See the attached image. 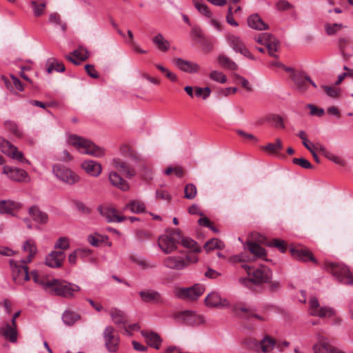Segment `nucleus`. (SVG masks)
I'll use <instances>...</instances> for the list:
<instances>
[{
	"mask_svg": "<svg viewBox=\"0 0 353 353\" xmlns=\"http://www.w3.org/2000/svg\"><path fill=\"white\" fill-rule=\"evenodd\" d=\"M110 315L113 323L119 328H123L125 332H128L127 328L128 318L123 311L114 308L110 311Z\"/></svg>",
	"mask_w": 353,
	"mask_h": 353,
	"instance_id": "6ab92c4d",
	"label": "nucleus"
},
{
	"mask_svg": "<svg viewBox=\"0 0 353 353\" xmlns=\"http://www.w3.org/2000/svg\"><path fill=\"white\" fill-rule=\"evenodd\" d=\"M300 139H302L303 141V145L308 150H311V148H315L314 145L312 143H310L307 139V135L305 134V132L303 130L300 131L297 134H296Z\"/></svg>",
	"mask_w": 353,
	"mask_h": 353,
	"instance_id": "774afa93",
	"label": "nucleus"
},
{
	"mask_svg": "<svg viewBox=\"0 0 353 353\" xmlns=\"http://www.w3.org/2000/svg\"><path fill=\"white\" fill-rule=\"evenodd\" d=\"M292 162L295 165H298L305 169H310L312 168L310 162L304 158H294Z\"/></svg>",
	"mask_w": 353,
	"mask_h": 353,
	"instance_id": "0e129e2a",
	"label": "nucleus"
},
{
	"mask_svg": "<svg viewBox=\"0 0 353 353\" xmlns=\"http://www.w3.org/2000/svg\"><path fill=\"white\" fill-rule=\"evenodd\" d=\"M28 213L32 219L37 223L45 224L48 221V214L40 210V209L36 205L30 207L28 210Z\"/></svg>",
	"mask_w": 353,
	"mask_h": 353,
	"instance_id": "7c9ffc66",
	"label": "nucleus"
},
{
	"mask_svg": "<svg viewBox=\"0 0 353 353\" xmlns=\"http://www.w3.org/2000/svg\"><path fill=\"white\" fill-rule=\"evenodd\" d=\"M181 239L179 229H168L158 239V245L165 254H170L177 249Z\"/></svg>",
	"mask_w": 353,
	"mask_h": 353,
	"instance_id": "7ed1b4c3",
	"label": "nucleus"
},
{
	"mask_svg": "<svg viewBox=\"0 0 353 353\" xmlns=\"http://www.w3.org/2000/svg\"><path fill=\"white\" fill-rule=\"evenodd\" d=\"M113 165L117 171L120 172L128 179H131L136 175L134 168L119 158H114L113 159Z\"/></svg>",
	"mask_w": 353,
	"mask_h": 353,
	"instance_id": "412c9836",
	"label": "nucleus"
},
{
	"mask_svg": "<svg viewBox=\"0 0 353 353\" xmlns=\"http://www.w3.org/2000/svg\"><path fill=\"white\" fill-rule=\"evenodd\" d=\"M68 143L82 154L92 155L95 157H101L104 155L103 148L82 137L75 134L70 135L68 138Z\"/></svg>",
	"mask_w": 353,
	"mask_h": 353,
	"instance_id": "f257e3e1",
	"label": "nucleus"
},
{
	"mask_svg": "<svg viewBox=\"0 0 353 353\" xmlns=\"http://www.w3.org/2000/svg\"><path fill=\"white\" fill-rule=\"evenodd\" d=\"M80 318L81 316L78 313L70 310H65L62 314V321L68 326L73 325Z\"/></svg>",
	"mask_w": 353,
	"mask_h": 353,
	"instance_id": "a19ab883",
	"label": "nucleus"
},
{
	"mask_svg": "<svg viewBox=\"0 0 353 353\" xmlns=\"http://www.w3.org/2000/svg\"><path fill=\"white\" fill-rule=\"evenodd\" d=\"M172 63L181 70L188 73L196 72L199 68L198 64L181 58H174Z\"/></svg>",
	"mask_w": 353,
	"mask_h": 353,
	"instance_id": "393cba45",
	"label": "nucleus"
},
{
	"mask_svg": "<svg viewBox=\"0 0 353 353\" xmlns=\"http://www.w3.org/2000/svg\"><path fill=\"white\" fill-rule=\"evenodd\" d=\"M97 210L108 223H121L127 219L125 216L119 215L117 209L110 205H100Z\"/></svg>",
	"mask_w": 353,
	"mask_h": 353,
	"instance_id": "4468645a",
	"label": "nucleus"
},
{
	"mask_svg": "<svg viewBox=\"0 0 353 353\" xmlns=\"http://www.w3.org/2000/svg\"><path fill=\"white\" fill-rule=\"evenodd\" d=\"M4 124L6 129H8L10 132H12L15 137H22L23 132L21 130L19 129L16 123L12 121H6Z\"/></svg>",
	"mask_w": 353,
	"mask_h": 353,
	"instance_id": "3c124183",
	"label": "nucleus"
},
{
	"mask_svg": "<svg viewBox=\"0 0 353 353\" xmlns=\"http://www.w3.org/2000/svg\"><path fill=\"white\" fill-rule=\"evenodd\" d=\"M223 248V242L218 239H212L208 241L204 245V248L208 252L214 249L222 250Z\"/></svg>",
	"mask_w": 353,
	"mask_h": 353,
	"instance_id": "de8ad7c7",
	"label": "nucleus"
},
{
	"mask_svg": "<svg viewBox=\"0 0 353 353\" xmlns=\"http://www.w3.org/2000/svg\"><path fill=\"white\" fill-rule=\"evenodd\" d=\"M46 285L50 286L48 290L49 294L66 299L72 298L74 292L81 290V288L74 283L56 279L51 280V283H47Z\"/></svg>",
	"mask_w": 353,
	"mask_h": 353,
	"instance_id": "f03ea898",
	"label": "nucleus"
},
{
	"mask_svg": "<svg viewBox=\"0 0 353 353\" xmlns=\"http://www.w3.org/2000/svg\"><path fill=\"white\" fill-rule=\"evenodd\" d=\"M208 306L216 307H225L229 306V301L226 299H222L217 292L210 293L205 299Z\"/></svg>",
	"mask_w": 353,
	"mask_h": 353,
	"instance_id": "b1692460",
	"label": "nucleus"
},
{
	"mask_svg": "<svg viewBox=\"0 0 353 353\" xmlns=\"http://www.w3.org/2000/svg\"><path fill=\"white\" fill-rule=\"evenodd\" d=\"M310 314L312 316H319L320 318L331 316L334 311L332 308L328 307H320L319 301L316 298H312L310 300Z\"/></svg>",
	"mask_w": 353,
	"mask_h": 353,
	"instance_id": "dca6fc26",
	"label": "nucleus"
},
{
	"mask_svg": "<svg viewBox=\"0 0 353 353\" xmlns=\"http://www.w3.org/2000/svg\"><path fill=\"white\" fill-rule=\"evenodd\" d=\"M218 62L219 65L226 69L230 70H236L238 69L237 64L230 57L225 54H220L218 57Z\"/></svg>",
	"mask_w": 353,
	"mask_h": 353,
	"instance_id": "79ce46f5",
	"label": "nucleus"
},
{
	"mask_svg": "<svg viewBox=\"0 0 353 353\" xmlns=\"http://www.w3.org/2000/svg\"><path fill=\"white\" fill-rule=\"evenodd\" d=\"M52 172L59 180L68 185H73L79 181V176L75 172L60 163L52 166Z\"/></svg>",
	"mask_w": 353,
	"mask_h": 353,
	"instance_id": "0eeeda50",
	"label": "nucleus"
},
{
	"mask_svg": "<svg viewBox=\"0 0 353 353\" xmlns=\"http://www.w3.org/2000/svg\"><path fill=\"white\" fill-rule=\"evenodd\" d=\"M30 4L32 7L34 14L36 17H39L41 14H43L46 6V2L38 3L36 1H32Z\"/></svg>",
	"mask_w": 353,
	"mask_h": 353,
	"instance_id": "5fc2aeb1",
	"label": "nucleus"
},
{
	"mask_svg": "<svg viewBox=\"0 0 353 353\" xmlns=\"http://www.w3.org/2000/svg\"><path fill=\"white\" fill-rule=\"evenodd\" d=\"M245 249L248 250L252 254H253L254 259L263 258L266 256L265 249L258 243L252 241H248L246 246H245Z\"/></svg>",
	"mask_w": 353,
	"mask_h": 353,
	"instance_id": "c9c22d12",
	"label": "nucleus"
},
{
	"mask_svg": "<svg viewBox=\"0 0 353 353\" xmlns=\"http://www.w3.org/2000/svg\"><path fill=\"white\" fill-rule=\"evenodd\" d=\"M290 252L292 256L297 260L302 261H311L316 263V260L312 254L311 252L305 248L294 247L290 248Z\"/></svg>",
	"mask_w": 353,
	"mask_h": 353,
	"instance_id": "4be33fe9",
	"label": "nucleus"
},
{
	"mask_svg": "<svg viewBox=\"0 0 353 353\" xmlns=\"http://www.w3.org/2000/svg\"><path fill=\"white\" fill-rule=\"evenodd\" d=\"M198 261V256L194 254H187L185 257L181 256H169L163 259L165 267L171 270H181L186 268L190 263H195Z\"/></svg>",
	"mask_w": 353,
	"mask_h": 353,
	"instance_id": "39448f33",
	"label": "nucleus"
},
{
	"mask_svg": "<svg viewBox=\"0 0 353 353\" xmlns=\"http://www.w3.org/2000/svg\"><path fill=\"white\" fill-rule=\"evenodd\" d=\"M0 150L7 156L20 163L30 164V161L24 157L22 152L18 150L16 146L3 137H0Z\"/></svg>",
	"mask_w": 353,
	"mask_h": 353,
	"instance_id": "6e6552de",
	"label": "nucleus"
},
{
	"mask_svg": "<svg viewBox=\"0 0 353 353\" xmlns=\"http://www.w3.org/2000/svg\"><path fill=\"white\" fill-rule=\"evenodd\" d=\"M275 341L273 339L265 336L263 340L259 341V351L264 353L269 352L275 346Z\"/></svg>",
	"mask_w": 353,
	"mask_h": 353,
	"instance_id": "37998d69",
	"label": "nucleus"
},
{
	"mask_svg": "<svg viewBox=\"0 0 353 353\" xmlns=\"http://www.w3.org/2000/svg\"><path fill=\"white\" fill-rule=\"evenodd\" d=\"M179 243H181L184 248L190 250L191 252H189L188 254H194L196 255V253L201 251V247L195 241L187 236L184 237L181 234Z\"/></svg>",
	"mask_w": 353,
	"mask_h": 353,
	"instance_id": "e433bc0d",
	"label": "nucleus"
},
{
	"mask_svg": "<svg viewBox=\"0 0 353 353\" xmlns=\"http://www.w3.org/2000/svg\"><path fill=\"white\" fill-rule=\"evenodd\" d=\"M248 25L256 30H265L269 28L258 14H253L248 18Z\"/></svg>",
	"mask_w": 353,
	"mask_h": 353,
	"instance_id": "c756f323",
	"label": "nucleus"
},
{
	"mask_svg": "<svg viewBox=\"0 0 353 353\" xmlns=\"http://www.w3.org/2000/svg\"><path fill=\"white\" fill-rule=\"evenodd\" d=\"M142 336L145 339V341L148 345L159 349L161 343V339L158 334L154 332L141 331Z\"/></svg>",
	"mask_w": 353,
	"mask_h": 353,
	"instance_id": "2f4dec72",
	"label": "nucleus"
},
{
	"mask_svg": "<svg viewBox=\"0 0 353 353\" xmlns=\"http://www.w3.org/2000/svg\"><path fill=\"white\" fill-rule=\"evenodd\" d=\"M76 209L84 214H89L91 212V209L85 205L82 201H76L74 202Z\"/></svg>",
	"mask_w": 353,
	"mask_h": 353,
	"instance_id": "338daca9",
	"label": "nucleus"
},
{
	"mask_svg": "<svg viewBox=\"0 0 353 353\" xmlns=\"http://www.w3.org/2000/svg\"><path fill=\"white\" fill-rule=\"evenodd\" d=\"M227 41L229 46L236 52H240L243 48L245 47L243 41L241 40L240 37L234 34H228L226 36Z\"/></svg>",
	"mask_w": 353,
	"mask_h": 353,
	"instance_id": "473e14b6",
	"label": "nucleus"
},
{
	"mask_svg": "<svg viewBox=\"0 0 353 353\" xmlns=\"http://www.w3.org/2000/svg\"><path fill=\"white\" fill-rule=\"evenodd\" d=\"M70 246L69 241L66 237H60L57 239L54 248L61 249L63 250H65L68 249Z\"/></svg>",
	"mask_w": 353,
	"mask_h": 353,
	"instance_id": "680f3d73",
	"label": "nucleus"
},
{
	"mask_svg": "<svg viewBox=\"0 0 353 353\" xmlns=\"http://www.w3.org/2000/svg\"><path fill=\"white\" fill-rule=\"evenodd\" d=\"M343 23H326L324 25L325 32L327 35L332 36L336 34L338 32H339L342 28H345Z\"/></svg>",
	"mask_w": 353,
	"mask_h": 353,
	"instance_id": "a18cd8bd",
	"label": "nucleus"
},
{
	"mask_svg": "<svg viewBox=\"0 0 353 353\" xmlns=\"http://www.w3.org/2000/svg\"><path fill=\"white\" fill-rule=\"evenodd\" d=\"M65 258L63 251H52L46 258V264L52 268L61 267Z\"/></svg>",
	"mask_w": 353,
	"mask_h": 353,
	"instance_id": "a211bd4d",
	"label": "nucleus"
},
{
	"mask_svg": "<svg viewBox=\"0 0 353 353\" xmlns=\"http://www.w3.org/2000/svg\"><path fill=\"white\" fill-rule=\"evenodd\" d=\"M20 208L21 204L18 202L11 200L0 201V214H12L14 210H19Z\"/></svg>",
	"mask_w": 353,
	"mask_h": 353,
	"instance_id": "72a5a7b5",
	"label": "nucleus"
},
{
	"mask_svg": "<svg viewBox=\"0 0 353 353\" xmlns=\"http://www.w3.org/2000/svg\"><path fill=\"white\" fill-rule=\"evenodd\" d=\"M23 250L29 253L27 258L22 260L23 263H28L31 262L37 252V246L34 242L30 239L24 242L23 245Z\"/></svg>",
	"mask_w": 353,
	"mask_h": 353,
	"instance_id": "f704fd0d",
	"label": "nucleus"
},
{
	"mask_svg": "<svg viewBox=\"0 0 353 353\" xmlns=\"http://www.w3.org/2000/svg\"><path fill=\"white\" fill-rule=\"evenodd\" d=\"M81 168L92 176H98L101 172V164L92 160L84 161L81 163Z\"/></svg>",
	"mask_w": 353,
	"mask_h": 353,
	"instance_id": "cd10ccee",
	"label": "nucleus"
},
{
	"mask_svg": "<svg viewBox=\"0 0 353 353\" xmlns=\"http://www.w3.org/2000/svg\"><path fill=\"white\" fill-rule=\"evenodd\" d=\"M30 276L32 278L33 281L35 283L41 285L43 288L48 292L50 286H47V283H51V280L46 281V279L39 274L37 271H32L30 272Z\"/></svg>",
	"mask_w": 353,
	"mask_h": 353,
	"instance_id": "09e8293b",
	"label": "nucleus"
},
{
	"mask_svg": "<svg viewBox=\"0 0 353 353\" xmlns=\"http://www.w3.org/2000/svg\"><path fill=\"white\" fill-rule=\"evenodd\" d=\"M77 252H83L85 255H90L92 252L89 249H78L77 250L74 251L68 256V261L70 264H75L77 259Z\"/></svg>",
	"mask_w": 353,
	"mask_h": 353,
	"instance_id": "bf43d9fd",
	"label": "nucleus"
},
{
	"mask_svg": "<svg viewBox=\"0 0 353 353\" xmlns=\"http://www.w3.org/2000/svg\"><path fill=\"white\" fill-rule=\"evenodd\" d=\"M139 294L144 303L159 304L164 302L161 294L159 292L152 289L141 290L139 292Z\"/></svg>",
	"mask_w": 353,
	"mask_h": 353,
	"instance_id": "f3484780",
	"label": "nucleus"
},
{
	"mask_svg": "<svg viewBox=\"0 0 353 353\" xmlns=\"http://www.w3.org/2000/svg\"><path fill=\"white\" fill-rule=\"evenodd\" d=\"M244 343L248 348L256 352H259V341H257L254 339L249 338L245 341Z\"/></svg>",
	"mask_w": 353,
	"mask_h": 353,
	"instance_id": "69168bd1",
	"label": "nucleus"
},
{
	"mask_svg": "<svg viewBox=\"0 0 353 353\" xmlns=\"http://www.w3.org/2000/svg\"><path fill=\"white\" fill-rule=\"evenodd\" d=\"M109 181L111 184L116 188L123 190L127 191L129 190L130 186L126 181H125L121 176L115 171H112L109 174Z\"/></svg>",
	"mask_w": 353,
	"mask_h": 353,
	"instance_id": "c85d7f7f",
	"label": "nucleus"
},
{
	"mask_svg": "<svg viewBox=\"0 0 353 353\" xmlns=\"http://www.w3.org/2000/svg\"><path fill=\"white\" fill-rule=\"evenodd\" d=\"M3 173L10 180L17 182H28L30 179L26 171L15 167L6 165L3 167Z\"/></svg>",
	"mask_w": 353,
	"mask_h": 353,
	"instance_id": "2eb2a0df",
	"label": "nucleus"
},
{
	"mask_svg": "<svg viewBox=\"0 0 353 353\" xmlns=\"http://www.w3.org/2000/svg\"><path fill=\"white\" fill-rule=\"evenodd\" d=\"M234 79L246 90H248L249 92L252 91V88L250 85L249 81L245 78H244L243 77L241 76L240 74H234Z\"/></svg>",
	"mask_w": 353,
	"mask_h": 353,
	"instance_id": "052dcab7",
	"label": "nucleus"
},
{
	"mask_svg": "<svg viewBox=\"0 0 353 353\" xmlns=\"http://www.w3.org/2000/svg\"><path fill=\"white\" fill-rule=\"evenodd\" d=\"M145 203L138 199L132 200L128 202L124 207L123 210H129L132 213L141 214L145 212Z\"/></svg>",
	"mask_w": 353,
	"mask_h": 353,
	"instance_id": "4c0bfd02",
	"label": "nucleus"
},
{
	"mask_svg": "<svg viewBox=\"0 0 353 353\" xmlns=\"http://www.w3.org/2000/svg\"><path fill=\"white\" fill-rule=\"evenodd\" d=\"M282 148L283 144L279 139H277L275 143H270L262 148L264 151L271 154H278Z\"/></svg>",
	"mask_w": 353,
	"mask_h": 353,
	"instance_id": "c03bdc74",
	"label": "nucleus"
},
{
	"mask_svg": "<svg viewBox=\"0 0 353 353\" xmlns=\"http://www.w3.org/2000/svg\"><path fill=\"white\" fill-rule=\"evenodd\" d=\"M0 334L11 343H15L17 340V326L5 323L0 328Z\"/></svg>",
	"mask_w": 353,
	"mask_h": 353,
	"instance_id": "bb28decb",
	"label": "nucleus"
},
{
	"mask_svg": "<svg viewBox=\"0 0 353 353\" xmlns=\"http://www.w3.org/2000/svg\"><path fill=\"white\" fill-rule=\"evenodd\" d=\"M210 93L211 89L209 87H195L196 96L198 97H202L204 100L210 97Z\"/></svg>",
	"mask_w": 353,
	"mask_h": 353,
	"instance_id": "4d7b16f0",
	"label": "nucleus"
},
{
	"mask_svg": "<svg viewBox=\"0 0 353 353\" xmlns=\"http://www.w3.org/2000/svg\"><path fill=\"white\" fill-rule=\"evenodd\" d=\"M72 55H66L65 58L74 65H79L81 61H85L88 57V51L83 47H79L72 52Z\"/></svg>",
	"mask_w": 353,
	"mask_h": 353,
	"instance_id": "a878e982",
	"label": "nucleus"
},
{
	"mask_svg": "<svg viewBox=\"0 0 353 353\" xmlns=\"http://www.w3.org/2000/svg\"><path fill=\"white\" fill-rule=\"evenodd\" d=\"M49 22L54 25H59L63 32H65L67 28L66 23H61L60 16L57 13H52L50 14Z\"/></svg>",
	"mask_w": 353,
	"mask_h": 353,
	"instance_id": "6e6d98bb",
	"label": "nucleus"
},
{
	"mask_svg": "<svg viewBox=\"0 0 353 353\" xmlns=\"http://www.w3.org/2000/svg\"><path fill=\"white\" fill-rule=\"evenodd\" d=\"M241 267L246 271L249 280L253 283H268L272 277V272L266 266L262 265L258 268H254L245 263H243Z\"/></svg>",
	"mask_w": 353,
	"mask_h": 353,
	"instance_id": "423d86ee",
	"label": "nucleus"
},
{
	"mask_svg": "<svg viewBox=\"0 0 353 353\" xmlns=\"http://www.w3.org/2000/svg\"><path fill=\"white\" fill-rule=\"evenodd\" d=\"M113 165L117 171L120 172L128 179H131L136 175L134 168L119 158H114L113 159Z\"/></svg>",
	"mask_w": 353,
	"mask_h": 353,
	"instance_id": "aec40b11",
	"label": "nucleus"
},
{
	"mask_svg": "<svg viewBox=\"0 0 353 353\" xmlns=\"http://www.w3.org/2000/svg\"><path fill=\"white\" fill-rule=\"evenodd\" d=\"M177 321L187 325H198L203 323V318L194 312L185 310L180 312L175 315Z\"/></svg>",
	"mask_w": 353,
	"mask_h": 353,
	"instance_id": "f8f14e48",
	"label": "nucleus"
},
{
	"mask_svg": "<svg viewBox=\"0 0 353 353\" xmlns=\"http://www.w3.org/2000/svg\"><path fill=\"white\" fill-rule=\"evenodd\" d=\"M279 44V41L278 40H276L274 41H272L271 43H267V44H265L264 46H266L268 54L270 57L277 58L278 56L275 54V52L278 50V46Z\"/></svg>",
	"mask_w": 353,
	"mask_h": 353,
	"instance_id": "13d9d810",
	"label": "nucleus"
},
{
	"mask_svg": "<svg viewBox=\"0 0 353 353\" xmlns=\"http://www.w3.org/2000/svg\"><path fill=\"white\" fill-rule=\"evenodd\" d=\"M268 245L270 247H276L281 252H285L286 250V245L285 244V242L280 239H273L272 241H270L268 243Z\"/></svg>",
	"mask_w": 353,
	"mask_h": 353,
	"instance_id": "e2e57ef3",
	"label": "nucleus"
},
{
	"mask_svg": "<svg viewBox=\"0 0 353 353\" xmlns=\"http://www.w3.org/2000/svg\"><path fill=\"white\" fill-rule=\"evenodd\" d=\"M332 347L327 339L323 336L319 338V342L313 346L314 353H331Z\"/></svg>",
	"mask_w": 353,
	"mask_h": 353,
	"instance_id": "58836bf2",
	"label": "nucleus"
},
{
	"mask_svg": "<svg viewBox=\"0 0 353 353\" xmlns=\"http://www.w3.org/2000/svg\"><path fill=\"white\" fill-rule=\"evenodd\" d=\"M290 77L294 83L297 90L303 92L307 90L308 81H310V78L303 72L292 73Z\"/></svg>",
	"mask_w": 353,
	"mask_h": 353,
	"instance_id": "5701e85b",
	"label": "nucleus"
},
{
	"mask_svg": "<svg viewBox=\"0 0 353 353\" xmlns=\"http://www.w3.org/2000/svg\"><path fill=\"white\" fill-rule=\"evenodd\" d=\"M204 292V287L196 284L190 288H181L175 290V296L181 299L194 301Z\"/></svg>",
	"mask_w": 353,
	"mask_h": 353,
	"instance_id": "9d476101",
	"label": "nucleus"
},
{
	"mask_svg": "<svg viewBox=\"0 0 353 353\" xmlns=\"http://www.w3.org/2000/svg\"><path fill=\"white\" fill-rule=\"evenodd\" d=\"M191 37L194 41L201 45H204L207 43V40L203 34L201 29L199 27L195 26L192 28L191 30Z\"/></svg>",
	"mask_w": 353,
	"mask_h": 353,
	"instance_id": "49530a36",
	"label": "nucleus"
},
{
	"mask_svg": "<svg viewBox=\"0 0 353 353\" xmlns=\"http://www.w3.org/2000/svg\"><path fill=\"white\" fill-rule=\"evenodd\" d=\"M103 337L106 349L110 352H115L119 348L120 339L112 326H107L103 332Z\"/></svg>",
	"mask_w": 353,
	"mask_h": 353,
	"instance_id": "9b49d317",
	"label": "nucleus"
},
{
	"mask_svg": "<svg viewBox=\"0 0 353 353\" xmlns=\"http://www.w3.org/2000/svg\"><path fill=\"white\" fill-rule=\"evenodd\" d=\"M23 263L22 260L20 262L10 260V265L12 271V277L15 283L22 284L23 281L30 280L28 268Z\"/></svg>",
	"mask_w": 353,
	"mask_h": 353,
	"instance_id": "1a4fd4ad",
	"label": "nucleus"
},
{
	"mask_svg": "<svg viewBox=\"0 0 353 353\" xmlns=\"http://www.w3.org/2000/svg\"><path fill=\"white\" fill-rule=\"evenodd\" d=\"M209 77L210 79L221 83H225L227 81L226 76L222 72L218 70L212 71Z\"/></svg>",
	"mask_w": 353,
	"mask_h": 353,
	"instance_id": "864d4df0",
	"label": "nucleus"
},
{
	"mask_svg": "<svg viewBox=\"0 0 353 353\" xmlns=\"http://www.w3.org/2000/svg\"><path fill=\"white\" fill-rule=\"evenodd\" d=\"M325 268L339 282L346 285L353 284V276L346 265L342 263L329 262L326 263Z\"/></svg>",
	"mask_w": 353,
	"mask_h": 353,
	"instance_id": "20e7f679",
	"label": "nucleus"
},
{
	"mask_svg": "<svg viewBox=\"0 0 353 353\" xmlns=\"http://www.w3.org/2000/svg\"><path fill=\"white\" fill-rule=\"evenodd\" d=\"M197 193L196 186L192 183H188L185 185L184 189V196L188 199H193Z\"/></svg>",
	"mask_w": 353,
	"mask_h": 353,
	"instance_id": "603ef678",
	"label": "nucleus"
},
{
	"mask_svg": "<svg viewBox=\"0 0 353 353\" xmlns=\"http://www.w3.org/2000/svg\"><path fill=\"white\" fill-rule=\"evenodd\" d=\"M192 2L195 8L201 14L208 17H211L212 13L209 10L208 6L203 3V0H192Z\"/></svg>",
	"mask_w": 353,
	"mask_h": 353,
	"instance_id": "8fccbe9b",
	"label": "nucleus"
},
{
	"mask_svg": "<svg viewBox=\"0 0 353 353\" xmlns=\"http://www.w3.org/2000/svg\"><path fill=\"white\" fill-rule=\"evenodd\" d=\"M152 43L161 52H166L170 47V42L164 38L161 33H158L152 39Z\"/></svg>",
	"mask_w": 353,
	"mask_h": 353,
	"instance_id": "ea45409f",
	"label": "nucleus"
},
{
	"mask_svg": "<svg viewBox=\"0 0 353 353\" xmlns=\"http://www.w3.org/2000/svg\"><path fill=\"white\" fill-rule=\"evenodd\" d=\"M232 310L237 316L246 320H249L252 317L261 321L265 320L264 317L257 314L256 313V310L252 307L241 304L235 305L233 307Z\"/></svg>",
	"mask_w": 353,
	"mask_h": 353,
	"instance_id": "ddd939ff",
	"label": "nucleus"
}]
</instances>
